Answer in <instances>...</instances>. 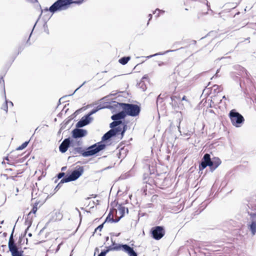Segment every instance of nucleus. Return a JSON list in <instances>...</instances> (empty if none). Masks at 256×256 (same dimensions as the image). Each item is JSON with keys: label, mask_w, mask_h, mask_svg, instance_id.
<instances>
[{"label": "nucleus", "mask_w": 256, "mask_h": 256, "mask_svg": "<svg viewBox=\"0 0 256 256\" xmlns=\"http://www.w3.org/2000/svg\"><path fill=\"white\" fill-rule=\"evenodd\" d=\"M106 148V144L102 142H96L88 148L84 149L82 147H71L69 152L72 156L81 154L84 157L92 156Z\"/></svg>", "instance_id": "obj_1"}, {"label": "nucleus", "mask_w": 256, "mask_h": 256, "mask_svg": "<svg viewBox=\"0 0 256 256\" xmlns=\"http://www.w3.org/2000/svg\"><path fill=\"white\" fill-rule=\"evenodd\" d=\"M107 108H122V110L120 112L124 114L126 118L127 116L135 117L138 116L140 112L141 108L138 106L134 104L118 102H112L110 103L106 106Z\"/></svg>", "instance_id": "obj_2"}, {"label": "nucleus", "mask_w": 256, "mask_h": 256, "mask_svg": "<svg viewBox=\"0 0 256 256\" xmlns=\"http://www.w3.org/2000/svg\"><path fill=\"white\" fill-rule=\"evenodd\" d=\"M86 0H57L48 9H44L46 11H50L51 13L54 14L57 12L66 10L68 8L71 4H80Z\"/></svg>", "instance_id": "obj_3"}, {"label": "nucleus", "mask_w": 256, "mask_h": 256, "mask_svg": "<svg viewBox=\"0 0 256 256\" xmlns=\"http://www.w3.org/2000/svg\"><path fill=\"white\" fill-rule=\"evenodd\" d=\"M221 160L218 157L211 158L209 154H205L199 164L200 171L204 170L207 166H209L210 170L214 172L220 164Z\"/></svg>", "instance_id": "obj_4"}, {"label": "nucleus", "mask_w": 256, "mask_h": 256, "mask_svg": "<svg viewBox=\"0 0 256 256\" xmlns=\"http://www.w3.org/2000/svg\"><path fill=\"white\" fill-rule=\"evenodd\" d=\"M228 116L232 124L236 128L241 127L244 123V116L235 109L230 110Z\"/></svg>", "instance_id": "obj_5"}, {"label": "nucleus", "mask_w": 256, "mask_h": 256, "mask_svg": "<svg viewBox=\"0 0 256 256\" xmlns=\"http://www.w3.org/2000/svg\"><path fill=\"white\" fill-rule=\"evenodd\" d=\"M113 246L117 248L118 250H122V251L127 253L129 256H135L138 254L134 250L132 247L130 246L127 244H118L114 242L112 239Z\"/></svg>", "instance_id": "obj_6"}, {"label": "nucleus", "mask_w": 256, "mask_h": 256, "mask_svg": "<svg viewBox=\"0 0 256 256\" xmlns=\"http://www.w3.org/2000/svg\"><path fill=\"white\" fill-rule=\"evenodd\" d=\"M152 236L156 240L161 239L165 234V230L162 226H156L150 230Z\"/></svg>", "instance_id": "obj_7"}, {"label": "nucleus", "mask_w": 256, "mask_h": 256, "mask_svg": "<svg viewBox=\"0 0 256 256\" xmlns=\"http://www.w3.org/2000/svg\"><path fill=\"white\" fill-rule=\"evenodd\" d=\"M88 134L86 130L77 128L74 129L72 132V137L74 139H78L85 136Z\"/></svg>", "instance_id": "obj_8"}, {"label": "nucleus", "mask_w": 256, "mask_h": 256, "mask_svg": "<svg viewBox=\"0 0 256 256\" xmlns=\"http://www.w3.org/2000/svg\"><path fill=\"white\" fill-rule=\"evenodd\" d=\"M93 120L92 117H89V116L86 114L76 123V128H81L90 124Z\"/></svg>", "instance_id": "obj_9"}, {"label": "nucleus", "mask_w": 256, "mask_h": 256, "mask_svg": "<svg viewBox=\"0 0 256 256\" xmlns=\"http://www.w3.org/2000/svg\"><path fill=\"white\" fill-rule=\"evenodd\" d=\"M84 172V168L82 166H79L76 169L72 171L71 173L68 174L71 180L74 181L78 178Z\"/></svg>", "instance_id": "obj_10"}, {"label": "nucleus", "mask_w": 256, "mask_h": 256, "mask_svg": "<svg viewBox=\"0 0 256 256\" xmlns=\"http://www.w3.org/2000/svg\"><path fill=\"white\" fill-rule=\"evenodd\" d=\"M71 139L70 138H65L59 146V150L62 153L66 152L68 148H71Z\"/></svg>", "instance_id": "obj_11"}, {"label": "nucleus", "mask_w": 256, "mask_h": 256, "mask_svg": "<svg viewBox=\"0 0 256 256\" xmlns=\"http://www.w3.org/2000/svg\"><path fill=\"white\" fill-rule=\"evenodd\" d=\"M125 118L124 114L120 112L116 113L111 116L112 120L116 122V123L118 126H120V125H122L124 124V122H122V120Z\"/></svg>", "instance_id": "obj_12"}, {"label": "nucleus", "mask_w": 256, "mask_h": 256, "mask_svg": "<svg viewBox=\"0 0 256 256\" xmlns=\"http://www.w3.org/2000/svg\"><path fill=\"white\" fill-rule=\"evenodd\" d=\"M9 250L11 252L12 256H24V251L20 248L18 246L12 247L10 246Z\"/></svg>", "instance_id": "obj_13"}, {"label": "nucleus", "mask_w": 256, "mask_h": 256, "mask_svg": "<svg viewBox=\"0 0 256 256\" xmlns=\"http://www.w3.org/2000/svg\"><path fill=\"white\" fill-rule=\"evenodd\" d=\"M14 228H15V226L14 227V228L12 229V233L10 234V238H9V240H8V248H10V246H12V247H14V246H17L16 244L15 243V241H14V236H13L14 232Z\"/></svg>", "instance_id": "obj_14"}, {"label": "nucleus", "mask_w": 256, "mask_h": 256, "mask_svg": "<svg viewBox=\"0 0 256 256\" xmlns=\"http://www.w3.org/2000/svg\"><path fill=\"white\" fill-rule=\"evenodd\" d=\"M118 210L120 214V218H123L124 216L125 212L126 211V213L128 212V210L127 208L122 206V204H120L118 206Z\"/></svg>", "instance_id": "obj_15"}, {"label": "nucleus", "mask_w": 256, "mask_h": 256, "mask_svg": "<svg viewBox=\"0 0 256 256\" xmlns=\"http://www.w3.org/2000/svg\"><path fill=\"white\" fill-rule=\"evenodd\" d=\"M112 138H113V136L110 130H108L102 136V141L100 142L104 144V142H106L107 141L110 140Z\"/></svg>", "instance_id": "obj_16"}, {"label": "nucleus", "mask_w": 256, "mask_h": 256, "mask_svg": "<svg viewBox=\"0 0 256 256\" xmlns=\"http://www.w3.org/2000/svg\"><path fill=\"white\" fill-rule=\"evenodd\" d=\"M108 104H108L106 106H102L101 105H98L96 108L92 110L86 115L89 116V117H91L92 115L96 113L98 110L102 108H106V106Z\"/></svg>", "instance_id": "obj_17"}, {"label": "nucleus", "mask_w": 256, "mask_h": 256, "mask_svg": "<svg viewBox=\"0 0 256 256\" xmlns=\"http://www.w3.org/2000/svg\"><path fill=\"white\" fill-rule=\"evenodd\" d=\"M71 147H81L80 146L83 144V142L81 140H71Z\"/></svg>", "instance_id": "obj_18"}, {"label": "nucleus", "mask_w": 256, "mask_h": 256, "mask_svg": "<svg viewBox=\"0 0 256 256\" xmlns=\"http://www.w3.org/2000/svg\"><path fill=\"white\" fill-rule=\"evenodd\" d=\"M248 228L251 232L252 236L255 235L256 234V220H252L251 224L248 226Z\"/></svg>", "instance_id": "obj_19"}, {"label": "nucleus", "mask_w": 256, "mask_h": 256, "mask_svg": "<svg viewBox=\"0 0 256 256\" xmlns=\"http://www.w3.org/2000/svg\"><path fill=\"white\" fill-rule=\"evenodd\" d=\"M109 130L112 134V136L115 137L118 136L119 134H120L121 127L118 126L116 128L110 129Z\"/></svg>", "instance_id": "obj_20"}, {"label": "nucleus", "mask_w": 256, "mask_h": 256, "mask_svg": "<svg viewBox=\"0 0 256 256\" xmlns=\"http://www.w3.org/2000/svg\"><path fill=\"white\" fill-rule=\"evenodd\" d=\"M171 102L170 104L172 106H176L178 104V100H180V97L179 96H173L170 97Z\"/></svg>", "instance_id": "obj_21"}, {"label": "nucleus", "mask_w": 256, "mask_h": 256, "mask_svg": "<svg viewBox=\"0 0 256 256\" xmlns=\"http://www.w3.org/2000/svg\"><path fill=\"white\" fill-rule=\"evenodd\" d=\"M72 182V180H71L69 175L68 174L60 180V182L58 184V186H60V185L64 183L68 182Z\"/></svg>", "instance_id": "obj_22"}, {"label": "nucleus", "mask_w": 256, "mask_h": 256, "mask_svg": "<svg viewBox=\"0 0 256 256\" xmlns=\"http://www.w3.org/2000/svg\"><path fill=\"white\" fill-rule=\"evenodd\" d=\"M130 57L129 56H124V57H122L120 58L118 60V62L120 64H122V65H124L128 62L130 60Z\"/></svg>", "instance_id": "obj_23"}, {"label": "nucleus", "mask_w": 256, "mask_h": 256, "mask_svg": "<svg viewBox=\"0 0 256 256\" xmlns=\"http://www.w3.org/2000/svg\"><path fill=\"white\" fill-rule=\"evenodd\" d=\"M178 49H176V50H166V52H158V53H156L154 54H152V55H150V56H147L148 58H151L152 57H154V56H158V55H164V54H166L167 53H168L170 52H174V51H176L177 50H178Z\"/></svg>", "instance_id": "obj_24"}, {"label": "nucleus", "mask_w": 256, "mask_h": 256, "mask_svg": "<svg viewBox=\"0 0 256 256\" xmlns=\"http://www.w3.org/2000/svg\"><path fill=\"white\" fill-rule=\"evenodd\" d=\"M114 210L115 211H116V210H111L109 212V214H108V216H106L104 222V224L106 222H114V218H111V215H112V210Z\"/></svg>", "instance_id": "obj_25"}, {"label": "nucleus", "mask_w": 256, "mask_h": 256, "mask_svg": "<svg viewBox=\"0 0 256 256\" xmlns=\"http://www.w3.org/2000/svg\"><path fill=\"white\" fill-rule=\"evenodd\" d=\"M106 250H102L104 253H106V254L110 251H114V250L117 251L118 249L117 248H115V247L113 246L112 244L111 246L106 247Z\"/></svg>", "instance_id": "obj_26"}, {"label": "nucleus", "mask_w": 256, "mask_h": 256, "mask_svg": "<svg viewBox=\"0 0 256 256\" xmlns=\"http://www.w3.org/2000/svg\"><path fill=\"white\" fill-rule=\"evenodd\" d=\"M122 128H121V131H120V135H121L120 138L121 139L123 138L124 134L126 131V130L127 128H128L127 124L125 122H124V124H122Z\"/></svg>", "instance_id": "obj_27"}, {"label": "nucleus", "mask_w": 256, "mask_h": 256, "mask_svg": "<svg viewBox=\"0 0 256 256\" xmlns=\"http://www.w3.org/2000/svg\"><path fill=\"white\" fill-rule=\"evenodd\" d=\"M32 222V220H25V224L28 226L27 228L24 231V235H26V234L28 230L30 227L31 226Z\"/></svg>", "instance_id": "obj_28"}, {"label": "nucleus", "mask_w": 256, "mask_h": 256, "mask_svg": "<svg viewBox=\"0 0 256 256\" xmlns=\"http://www.w3.org/2000/svg\"><path fill=\"white\" fill-rule=\"evenodd\" d=\"M29 142H30V140L25 142L21 146H19L16 148V150H22L24 149V148H26Z\"/></svg>", "instance_id": "obj_29"}, {"label": "nucleus", "mask_w": 256, "mask_h": 256, "mask_svg": "<svg viewBox=\"0 0 256 256\" xmlns=\"http://www.w3.org/2000/svg\"><path fill=\"white\" fill-rule=\"evenodd\" d=\"M193 134V132L192 130H187L186 132H183L182 134H181L182 135L184 136H188V140L189 139L190 136Z\"/></svg>", "instance_id": "obj_30"}, {"label": "nucleus", "mask_w": 256, "mask_h": 256, "mask_svg": "<svg viewBox=\"0 0 256 256\" xmlns=\"http://www.w3.org/2000/svg\"><path fill=\"white\" fill-rule=\"evenodd\" d=\"M38 202H35L34 204L33 205L32 208L30 212V213L35 214L38 210Z\"/></svg>", "instance_id": "obj_31"}, {"label": "nucleus", "mask_w": 256, "mask_h": 256, "mask_svg": "<svg viewBox=\"0 0 256 256\" xmlns=\"http://www.w3.org/2000/svg\"><path fill=\"white\" fill-rule=\"evenodd\" d=\"M248 215L250 216L252 222V220H256V212H248Z\"/></svg>", "instance_id": "obj_32"}, {"label": "nucleus", "mask_w": 256, "mask_h": 256, "mask_svg": "<svg viewBox=\"0 0 256 256\" xmlns=\"http://www.w3.org/2000/svg\"><path fill=\"white\" fill-rule=\"evenodd\" d=\"M4 92H5L4 90ZM4 97H5V98H6V92H4ZM7 104H8V101H7L6 99L5 104L4 106H3L2 107V108L6 112H7L8 110V107Z\"/></svg>", "instance_id": "obj_33"}, {"label": "nucleus", "mask_w": 256, "mask_h": 256, "mask_svg": "<svg viewBox=\"0 0 256 256\" xmlns=\"http://www.w3.org/2000/svg\"><path fill=\"white\" fill-rule=\"evenodd\" d=\"M138 86L140 88H141L143 91H144L146 90V85L144 82L140 81V82L138 84Z\"/></svg>", "instance_id": "obj_34"}, {"label": "nucleus", "mask_w": 256, "mask_h": 256, "mask_svg": "<svg viewBox=\"0 0 256 256\" xmlns=\"http://www.w3.org/2000/svg\"><path fill=\"white\" fill-rule=\"evenodd\" d=\"M116 122L115 121H114L112 122L110 124V127L111 128V129L116 128L118 127V126L116 124Z\"/></svg>", "instance_id": "obj_35"}, {"label": "nucleus", "mask_w": 256, "mask_h": 256, "mask_svg": "<svg viewBox=\"0 0 256 256\" xmlns=\"http://www.w3.org/2000/svg\"><path fill=\"white\" fill-rule=\"evenodd\" d=\"M104 223L103 222L101 224L99 225L94 230V232H96L98 230H99L100 232L102 230V228L104 227Z\"/></svg>", "instance_id": "obj_36"}, {"label": "nucleus", "mask_w": 256, "mask_h": 256, "mask_svg": "<svg viewBox=\"0 0 256 256\" xmlns=\"http://www.w3.org/2000/svg\"><path fill=\"white\" fill-rule=\"evenodd\" d=\"M37 22H38V20L36 22V23H35V24H34V26L33 27L32 30V31L31 32V33L30 34V35L29 36V38H28V40H27V42H26V44H28V46H30V43H29V40H30V36H32V32L34 30V28H35V26H36V24Z\"/></svg>", "instance_id": "obj_37"}, {"label": "nucleus", "mask_w": 256, "mask_h": 256, "mask_svg": "<svg viewBox=\"0 0 256 256\" xmlns=\"http://www.w3.org/2000/svg\"><path fill=\"white\" fill-rule=\"evenodd\" d=\"M65 176V173L64 172H59L57 174V177L58 179L62 178H64Z\"/></svg>", "instance_id": "obj_38"}, {"label": "nucleus", "mask_w": 256, "mask_h": 256, "mask_svg": "<svg viewBox=\"0 0 256 256\" xmlns=\"http://www.w3.org/2000/svg\"><path fill=\"white\" fill-rule=\"evenodd\" d=\"M86 83V82H84L82 84H81L78 88L75 90L74 92L70 94H69L68 96H72L80 88H81L83 85H84Z\"/></svg>", "instance_id": "obj_39"}, {"label": "nucleus", "mask_w": 256, "mask_h": 256, "mask_svg": "<svg viewBox=\"0 0 256 256\" xmlns=\"http://www.w3.org/2000/svg\"><path fill=\"white\" fill-rule=\"evenodd\" d=\"M32 214V213L30 212L28 213V214L27 215V216L25 220H32V218L30 216Z\"/></svg>", "instance_id": "obj_40"}, {"label": "nucleus", "mask_w": 256, "mask_h": 256, "mask_svg": "<svg viewBox=\"0 0 256 256\" xmlns=\"http://www.w3.org/2000/svg\"><path fill=\"white\" fill-rule=\"evenodd\" d=\"M26 236L24 235V234L23 235H21V236L20 237L18 242L20 244H22V238Z\"/></svg>", "instance_id": "obj_41"}, {"label": "nucleus", "mask_w": 256, "mask_h": 256, "mask_svg": "<svg viewBox=\"0 0 256 256\" xmlns=\"http://www.w3.org/2000/svg\"><path fill=\"white\" fill-rule=\"evenodd\" d=\"M106 254L102 250L100 252V254H98V256H106Z\"/></svg>", "instance_id": "obj_42"}, {"label": "nucleus", "mask_w": 256, "mask_h": 256, "mask_svg": "<svg viewBox=\"0 0 256 256\" xmlns=\"http://www.w3.org/2000/svg\"><path fill=\"white\" fill-rule=\"evenodd\" d=\"M156 11H158L159 12H161L162 13H164V10H160V9L158 8H156V10L153 12L154 14Z\"/></svg>", "instance_id": "obj_43"}, {"label": "nucleus", "mask_w": 256, "mask_h": 256, "mask_svg": "<svg viewBox=\"0 0 256 256\" xmlns=\"http://www.w3.org/2000/svg\"><path fill=\"white\" fill-rule=\"evenodd\" d=\"M122 218H120V216L118 218H116V219H114V222H118L120 221V220Z\"/></svg>", "instance_id": "obj_44"}, {"label": "nucleus", "mask_w": 256, "mask_h": 256, "mask_svg": "<svg viewBox=\"0 0 256 256\" xmlns=\"http://www.w3.org/2000/svg\"><path fill=\"white\" fill-rule=\"evenodd\" d=\"M180 122H179L178 126V131H179L180 133H182V132H181V131H180Z\"/></svg>", "instance_id": "obj_45"}, {"label": "nucleus", "mask_w": 256, "mask_h": 256, "mask_svg": "<svg viewBox=\"0 0 256 256\" xmlns=\"http://www.w3.org/2000/svg\"><path fill=\"white\" fill-rule=\"evenodd\" d=\"M27 2H38L37 0H26Z\"/></svg>", "instance_id": "obj_46"}, {"label": "nucleus", "mask_w": 256, "mask_h": 256, "mask_svg": "<svg viewBox=\"0 0 256 256\" xmlns=\"http://www.w3.org/2000/svg\"><path fill=\"white\" fill-rule=\"evenodd\" d=\"M160 96H161V94H160V95L158 96V98H157V100H156V102H157V103H158V100L161 98Z\"/></svg>", "instance_id": "obj_47"}, {"label": "nucleus", "mask_w": 256, "mask_h": 256, "mask_svg": "<svg viewBox=\"0 0 256 256\" xmlns=\"http://www.w3.org/2000/svg\"><path fill=\"white\" fill-rule=\"evenodd\" d=\"M2 82L3 85L4 86V80L2 78H0V83Z\"/></svg>", "instance_id": "obj_48"}, {"label": "nucleus", "mask_w": 256, "mask_h": 256, "mask_svg": "<svg viewBox=\"0 0 256 256\" xmlns=\"http://www.w3.org/2000/svg\"><path fill=\"white\" fill-rule=\"evenodd\" d=\"M66 169V166H63L61 170L62 171H64Z\"/></svg>", "instance_id": "obj_49"}, {"label": "nucleus", "mask_w": 256, "mask_h": 256, "mask_svg": "<svg viewBox=\"0 0 256 256\" xmlns=\"http://www.w3.org/2000/svg\"><path fill=\"white\" fill-rule=\"evenodd\" d=\"M164 62H160L158 63V66H163L164 65Z\"/></svg>", "instance_id": "obj_50"}, {"label": "nucleus", "mask_w": 256, "mask_h": 256, "mask_svg": "<svg viewBox=\"0 0 256 256\" xmlns=\"http://www.w3.org/2000/svg\"><path fill=\"white\" fill-rule=\"evenodd\" d=\"M148 16L150 17L149 20H148V22H149L151 20V18H152V14H148Z\"/></svg>", "instance_id": "obj_51"}, {"label": "nucleus", "mask_w": 256, "mask_h": 256, "mask_svg": "<svg viewBox=\"0 0 256 256\" xmlns=\"http://www.w3.org/2000/svg\"><path fill=\"white\" fill-rule=\"evenodd\" d=\"M182 100H186V96H184L182 98Z\"/></svg>", "instance_id": "obj_52"}, {"label": "nucleus", "mask_w": 256, "mask_h": 256, "mask_svg": "<svg viewBox=\"0 0 256 256\" xmlns=\"http://www.w3.org/2000/svg\"><path fill=\"white\" fill-rule=\"evenodd\" d=\"M206 5L208 8V10H210V6L208 4V2L206 1Z\"/></svg>", "instance_id": "obj_53"}, {"label": "nucleus", "mask_w": 256, "mask_h": 256, "mask_svg": "<svg viewBox=\"0 0 256 256\" xmlns=\"http://www.w3.org/2000/svg\"><path fill=\"white\" fill-rule=\"evenodd\" d=\"M28 236H30V237H31L32 236V234L30 232L28 234Z\"/></svg>", "instance_id": "obj_54"}, {"label": "nucleus", "mask_w": 256, "mask_h": 256, "mask_svg": "<svg viewBox=\"0 0 256 256\" xmlns=\"http://www.w3.org/2000/svg\"><path fill=\"white\" fill-rule=\"evenodd\" d=\"M61 186V185H60V186H58V185L56 186V187L55 188V190L56 189V188H60Z\"/></svg>", "instance_id": "obj_55"}, {"label": "nucleus", "mask_w": 256, "mask_h": 256, "mask_svg": "<svg viewBox=\"0 0 256 256\" xmlns=\"http://www.w3.org/2000/svg\"><path fill=\"white\" fill-rule=\"evenodd\" d=\"M214 76H216V77H218V74L217 72H216Z\"/></svg>", "instance_id": "obj_56"}, {"label": "nucleus", "mask_w": 256, "mask_h": 256, "mask_svg": "<svg viewBox=\"0 0 256 256\" xmlns=\"http://www.w3.org/2000/svg\"><path fill=\"white\" fill-rule=\"evenodd\" d=\"M9 102H10V104H11L12 106H13V103H12V102H10V101Z\"/></svg>", "instance_id": "obj_57"}, {"label": "nucleus", "mask_w": 256, "mask_h": 256, "mask_svg": "<svg viewBox=\"0 0 256 256\" xmlns=\"http://www.w3.org/2000/svg\"><path fill=\"white\" fill-rule=\"evenodd\" d=\"M5 160H8V157H6L5 158Z\"/></svg>", "instance_id": "obj_58"}, {"label": "nucleus", "mask_w": 256, "mask_h": 256, "mask_svg": "<svg viewBox=\"0 0 256 256\" xmlns=\"http://www.w3.org/2000/svg\"><path fill=\"white\" fill-rule=\"evenodd\" d=\"M146 78V76L145 75L143 76L142 78Z\"/></svg>", "instance_id": "obj_59"}, {"label": "nucleus", "mask_w": 256, "mask_h": 256, "mask_svg": "<svg viewBox=\"0 0 256 256\" xmlns=\"http://www.w3.org/2000/svg\"><path fill=\"white\" fill-rule=\"evenodd\" d=\"M220 69H218L216 72H217L218 74L220 72Z\"/></svg>", "instance_id": "obj_60"}, {"label": "nucleus", "mask_w": 256, "mask_h": 256, "mask_svg": "<svg viewBox=\"0 0 256 256\" xmlns=\"http://www.w3.org/2000/svg\"><path fill=\"white\" fill-rule=\"evenodd\" d=\"M178 43H176L174 44L173 46H172V47H174V46L176 45V44H178Z\"/></svg>", "instance_id": "obj_61"}, {"label": "nucleus", "mask_w": 256, "mask_h": 256, "mask_svg": "<svg viewBox=\"0 0 256 256\" xmlns=\"http://www.w3.org/2000/svg\"><path fill=\"white\" fill-rule=\"evenodd\" d=\"M76 210L79 212L80 214V212L78 210V208H76Z\"/></svg>", "instance_id": "obj_62"}, {"label": "nucleus", "mask_w": 256, "mask_h": 256, "mask_svg": "<svg viewBox=\"0 0 256 256\" xmlns=\"http://www.w3.org/2000/svg\"><path fill=\"white\" fill-rule=\"evenodd\" d=\"M60 244L58 246V248H57V250L59 249V248H60Z\"/></svg>", "instance_id": "obj_63"}, {"label": "nucleus", "mask_w": 256, "mask_h": 256, "mask_svg": "<svg viewBox=\"0 0 256 256\" xmlns=\"http://www.w3.org/2000/svg\"><path fill=\"white\" fill-rule=\"evenodd\" d=\"M159 16V13L156 16L158 17Z\"/></svg>", "instance_id": "obj_64"}]
</instances>
